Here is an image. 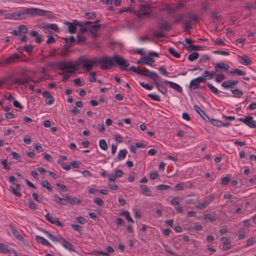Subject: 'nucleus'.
Segmentation results:
<instances>
[{"instance_id": "nucleus-8", "label": "nucleus", "mask_w": 256, "mask_h": 256, "mask_svg": "<svg viewBox=\"0 0 256 256\" xmlns=\"http://www.w3.org/2000/svg\"><path fill=\"white\" fill-rule=\"evenodd\" d=\"M78 22L76 20H74L72 22H65L64 24L68 26V31L70 34H74L76 32L77 27L78 26L76 23Z\"/></svg>"}, {"instance_id": "nucleus-64", "label": "nucleus", "mask_w": 256, "mask_h": 256, "mask_svg": "<svg viewBox=\"0 0 256 256\" xmlns=\"http://www.w3.org/2000/svg\"><path fill=\"white\" fill-rule=\"evenodd\" d=\"M208 86L210 90L214 94H217L218 92V89L215 88L212 84L208 83Z\"/></svg>"}, {"instance_id": "nucleus-45", "label": "nucleus", "mask_w": 256, "mask_h": 256, "mask_svg": "<svg viewBox=\"0 0 256 256\" xmlns=\"http://www.w3.org/2000/svg\"><path fill=\"white\" fill-rule=\"evenodd\" d=\"M224 66H223V62L221 63H216L214 65V69L216 72H222L224 70Z\"/></svg>"}, {"instance_id": "nucleus-16", "label": "nucleus", "mask_w": 256, "mask_h": 256, "mask_svg": "<svg viewBox=\"0 0 256 256\" xmlns=\"http://www.w3.org/2000/svg\"><path fill=\"white\" fill-rule=\"evenodd\" d=\"M10 228L12 230L13 235L18 240L21 241H24V239L20 235L18 231L16 229L12 224L10 225Z\"/></svg>"}, {"instance_id": "nucleus-17", "label": "nucleus", "mask_w": 256, "mask_h": 256, "mask_svg": "<svg viewBox=\"0 0 256 256\" xmlns=\"http://www.w3.org/2000/svg\"><path fill=\"white\" fill-rule=\"evenodd\" d=\"M164 82L166 84H168L170 87L176 90L178 92H182V87L180 86H179L178 84L173 82H172L167 81V80H165Z\"/></svg>"}, {"instance_id": "nucleus-33", "label": "nucleus", "mask_w": 256, "mask_h": 256, "mask_svg": "<svg viewBox=\"0 0 256 256\" xmlns=\"http://www.w3.org/2000/svg\"><path fill=\"white\" fill-rule=\"evenodd\" d=\"M198 56H199V54L198 52H193L190 53L188 56V60L190 62H192V61H194V60L198 59Z\"/></svg>"}, {"instance_id": "nucleus-60", "label": "nucleus", "mask_w": 256, "mask_h": 256, "mask_svg": "<svg viewBox=\"0 0 256 256\" xmlns=\"http://www.w3.org/2000/svg\"><path fill=\"white\" fill-rule=\"evenodd\" d=\"M94 202L95 204L99 206H102L104 204L103 200L100 198H96L94 199Z\"/></svg>"}, {"instance_id": "nucleus-2", "label": "nucleus", "mask_w": 256, "mask_h": 256, "mask_svg": "<svg viewBox=\"0 0 256 256\" xmlns=\"http://www.w3.org/2000/svg\"><path fill=\"white\" fill-rule=\"evenodd\" d=\"M46 78L44 77H40L37 80H33L29 76H26L24 78H14L11 80V82L14 84H17L18 85H25L29 82L30 81H32L34 84H37L40 82L44 81Z\"/></svg>"}, {"instance_id": "nucleus-59", "label": "nucleus", "mask_w": 256, "mask_h": 256, "mask_svg": "<svg viewBox=\"0 0 256 256\" xmlns=\"http://www.w3.org/2000/svg\"><path fill=\"white\" fill-rule=\"evenodd\" d=\"M140 84L144 88L148 90H151L153 88V86L152 85H149L148 84H144L143 82H140Z\"/></svg>"}, {"instance_id": "nucleus-15", "label": "nucleus", "mask_w": 256, "mask_h": 256, "mask_svg": "<svg viewBox=\"0 0 256 256\" xmlns=\"http://www.w3.org/2000/svg\"><path fill=\"white\" fill-rule=\"evenodd\" d=\"M238 83V82L236 80H228L223 82L222 84V86L226 88H232L234 86L237 84Z\"/></svg>"}, {"instance_id": "nucleus-18", "label": "nucleus", "mask_w": 256, "mask_h": 256, "mask_svg": "<svg viewBox=\"0 0 256 256\" xmlns=\"http://www.w3.org/2000/svg\"><path fill=\"white\" fill-rule=\"evenodd\" d=\"M36 242L44 246H52V245L44 238L42 236H36Z\"/></svg>"}, {"instance_id": "nucleus-13", "label": "nucleus", "mask_w": 256, "mask_h": 256, "mask_svg": "<svg viewBox=\"0 0 256 256\" xmlns=\"http://www.w3.org/2000/svg\"><path fill=\"white\" fill-rule=\"evenodd\" d=\"M60 243H61L66 248L70 251L74 252V248L72 244L66 240L64 238L60 237Z\"/></svg>"}, {"instance_id": "nucleus-52", "label": "nucleus", "mask_w": 256, "mask_h": 256, "mask_svg": "<svg viewBox=\"0 0 256 256\" xmlns=\"http://www.w3.org/2000/svg\"><path fill=\"white\" fill-rule=\"evenodd\" d=\"M226 78L224 75L222 74H218L215 78V80L218 82H220Z\"/></svg>"}, {"instance_id": "nucleus-40", "label": "nucleus", "mask_w": 256, "mask_h": 256, "mask_svg": "<svg viewBox=\"0 0 256 256\" xmlns=\"http://www.w3.org/2000/svg\"><path fill=\"white\" fill-rule=\"evenodd\" d=\"M85 17L88 20H92L96 16V14L95 12H86L84 14Z\"/></svg>"}, {"instance_id": "nucleus-62", "label": "nucleus", "mask_w": 256, "mask_h": 256, "mask_svg": "<svg viewBox=\"0 0 256 256\" xmlns=\"http://www.w3.org/2000/svg\"><path fill=\"white\" fill-rule=\"evenodd\" d=\"M54 98L52 97V96L51 95L50 96H49L48 98H47L46 100V104L50 105L52 104L54 102Z\"/></svg>"}, {"instance_id": "nucleus-49", "label": "nucleus", "mask_w": 256, "mask_h": 256, "mask_svg": "<svg viewBox=\"0 0 256 256\" xmlns=\"http://www.w3.org/2000/svg\"><path fill=\"white\" fill-rule=\"evenodd\" d=\"M210 122L214 125L217 126L221 127L222 126V122L215 119H210Z\"/></svg>"}, {"instance_id": "nucleus-57", "label": "nucleus", "mask_w": 256, "mask_h": 256, "mask_svg": "<svg viewBox=\"0 0 256 256\" xmlns=\"http://www.w3.org/2000/svg\"><path fill=\"white\" fill-rule=\"evenodd\" d=\"M18 30L22 34H26L28 32V28L25 25H20L18 26Z\"/></svg>"}, {"instance_id": "nucleus-28", "label": "nucleus", "mask_w": 256, "mask_h": 256, "mask_svg": "<svg viewBox=\"0 0 256 256\" xmlns=\"http://www.w3.org/2000/svg\"><path fill=\"white\" fill-rule=\"evenodd\" d=\"M17 20L25 19L26 18V9L24 10H17Z\"/></svg>"}, {"instance_id": "nucleus-56", "label": "nucleus", "mask_w": 256, "mask_h": 256, "mask_svg": "<svg viewBox=\"0 0 256 256\" xmlns=\"http://www.w3.org/2000/svg\"><path fill=\"white\" fill-rule=\"evenodd\" d=\"M163 246L164 247L165 251H166L168 252H169L172 255L176 256V254L173 251L171 250L170 247L168 245L163 244Z\"/></svg>"}, {"instance_id": "nucleus-9", "label": "nucleus", "mask_w": 256, "mask_h": 256, "mask_svg": "<svg viewBox=\"0 0 256 256\" xmlns=\"http://www.w3.org/2000/svg\"><path fill=\"white\" fill-rule=\"evenodd\" d=\"M154 62V60L152 58L149 56H146L144 57L141 58L138 62L137 64H146L152 66V62Z\"/></svg>"}, {"instance_id": "nucleus-54", "label": "nucleus", "mask_w": 256, "mask_h": 256, "mask_svg": "<svg viewBox=\"0 0 256 256\" xmlns=\"http://www.w3.org/2000/svg\"><path fill=\"white\" fill-rule=\"evenodd\" d=\"M209 60H210V57L208 55H206V54L202 55L200 56V58L199 60V62L200 63L204 62L206 61Z\"/></svg>"}, {"instance_id": "nucleus-35", "label": "nucleus", "mask_w": 256, "mask_h": 256, "mask_svg": "<svg viewBox=\"0 0 256 256\" xmlns=\"http://www.w3.org/2000/svg\"><path fill=\"white\" fill-rule=\"evenodd\" d=\"M44 232L47 234L48 238L52 241H56V242H60L61 236H60L59 238H58L56 237L55 236H53L52 234L48 232H47L46 230H44Z\"/></svg>"}, {"instance_id": "nucleus-3", "label": "nucleus", "mask_w": 256, "mask_h": 256, "mask_svg": "<svg viewBox=\"0 0 256 256\" xmlns=\"http://www.w3.org/2000/svg\"><path fill=\"white\" fill-rule=\"evenodd\" d=\"M112 60L113 66H118L122 70H127V68L130 66V63L118 54L112 56Z\"/></svg>"}, {"instance_id": "nucleus-63", "label": "nucleus", "mask_w": 256, "mask_h": 256, "mask_svg": "<svg viewBox=\"0 0 256 256\" xmlns=\"http://www.w3.org/2000/svg\"><path fill=\"white\" fill-rule=\"evenodd\" d=\"M170 186L166 184H160L156 186V188L160 190H166Z\"/></svg>"}, {"instance_id": "nucleus-23", "label": "nucleus", "mask_w": 256, "mask_h": 256, "mask_svg": "<svg viewBox=\"0 0 256 256\" xmlns=\"http://www.w3.org/2000/svg\"><path fill=\"white\" fill-rule=\"evenodd\" d=\"M100 22V20H97L94 22H90V21H86L83 22H77L76 24L78 25V26H90L91 28V26L93 24H98Z\"/></svg>"}, {"instance_id": "nucleus-42", "label": "nucleus", "mask_w": 256, "mask_h": 256, "mask_svg": "<svg viewBox=\"0 0 256 256\" xmlns=\"http://www.w3.org/2000/svg\"><path fill=\"white\" fill-rule=\"evenodd\" d=\"M151 6L150 4H140L139 5L140 10L142 12L148 10L150 8Z\"/></svg>"}, {"instance_id": "nucleus-43", "label": "nucleus", "mask_w": 256, "mask_h": 256, "mask_svg": "<svg viewBox=\"0 0 256 256\" xmlns=\"http://www.w3.org/2000/svg\"><path fill=\"white\" fill-rule=\"evenodd\" d=\"M216 72H210L208 70H206L203 73V76L206 78V77L208 76V79H212L215 75Z\"/></svg>"}, {"instance_id": "nucleus-1", "label": "nucleus", "mask_w": 256, "mask_h": 256, "mask_svg": "<svg viewBox=\"0 0 256 256\" xmlns=\"http://www.w3.org/2000/svg\"><path fill=\"white\" fill-rule=\"evenodd\" d=\"M57 66L60 70H66V72L73 74L78 70L77 65H73L71 62L62 60L57 64Z\"/></svg>"}, {"instance_id": "nucleus-31", "label": "nucleus", "mask_w": 256, "mask_h": 256, "mask_svg": "<svg viewBox=\"0 0 256 256\" xmlns=\"http://www.w3.org/2000/svg\"><path fill=\"white\" fill-rule=\"evenodd\" d=\"M204 218L206 222H212L216 220V218L210 214H204Z\"/></svg>"}, {"instance_id": "nucleus-14", "label": "nucleus", "mask_w": 256, "mask_h": 256, "mask_svg": "<svg viewBox=\"0 0 256 256\" xmlns=\"http://www.w3.org/2000/svg\"><path fill=\"white\" fill-rule=\"evenodd\" d=\"M42 28L44 30H48V32H46V33H48V34H49L48 29H51L56 32H58L59 30L58 25L55 24H46L42 26Z\"/></svg>"}, {"instance_id": "nucleus-38", "label": "nucleus", "mask_w": 256, "mask_h": 256, "mask_svg": "<svg viewBox=\"0 0 256 256\" xmlns=\"http://www.w3.org/2000/svg\"><path fill=\"white\" fill-rule=\"evenodd\" d=\"M9 252L8 246L4 244L0 243V252L8 253Z\"/></svg>"}, {"instance_id": "nucleus-19", "label": "nucleus", "mask_w": 256, "mask_h": 256, "mask_svg": "<svg viewBox=\"0 0 256 256\" xmlns=\"http://www.w3.org/2000/svg\"><path fill=\"white\" fill-rule=\"evenodd\" d=\"M34 48V46L32 45H26L24 46H19L17 48V50L22 52V51H26L28 53L32 52L33 49Z\"/></svg>"}, {"instance_id": "nucleus-48", "label": "nucleus", "mask_w": 256, "mask_h": 256, "mask_svg": "<svg viewBox=\"0 0 256 256\" xmlns=\"http://www.w3.org/2000/svg\"><path fill=\"white\" fill-rule=\"evenodd\" d=\"M252 118H253V117H252L251 116H245L244 118H238V120L240 122H243L246 125V124L248 122V120H252Z\"/></svg>"}, {"instance_id": "nucleus-53", "label": "nucleus", "mask_w": 256, "mask_h": 256, "mask_svg": "<svg viewBox=\"0 0 256 256\" xmlns=\"http://www.w3.org/2000/svg\"><path fill=\"white\" fill-rule=\"evenodd\" d=\"M45 218L50 223H51L52 224H54V220H56V218H54L50 216V214L48 213L46 214V215L45 216Z\"/></svg>"}, {"instance_id": "nucleus-11", "label": "nucleus", "mask_w": 256, "mask_h": 256, "mask_svg": "<svg viewBox=\"0 0 256 256\" xmlns=\"http://www.w3.org/2000/svg\"><path fill=\"white\" fill-rule=\"evenodd\" d=\"M171 29V26L168 24L167 21L161 19L160 22L159 30H160L169 31Z\"/></svg>"}, {"instance_id": "nucleus-26", "label": "nucleus", "mask_w": 256, "mask_h": 256, "mask_svg": "<svg viewBox=\"0 0 256 256\" xmlns=\"http://www.w3.org/2000/svg\"><path fill=\"white\" fill-rule=\"evenodd\" d=\"M54 197L55 202L57 203L62 205H66L67 204V200L65 199L64 198H62L56 194H55Z\"/></svg>"}, {"instance_id": "nucleus-46", "label": "nucleus", "mask_w": 256, "mask_h": 256, "mask_svg": "<svg viewBox=\"0 0 256 256\" xmlns=\"http://www.w3.org/2000/svg\"><path fill=\"white\" fill-rule=\"evenodd\" d=\"M57 162L58 164H60L62 167L65 170H68L70 169V166L66 164V163L63 162H62L60 160H58L57 161Z\"/></svg>"}, {"instance_id": "nucleus-58", "label": "nucleus", "mask_w": 256, "mask_h": 256, "mask_svg": "<svg viewBox=\"0 0 256 256\" xmlns=\"http://www.w3.org/2000/svg\"><path fill=\"white\" fill-rule=\"evenodd\" d=\"M56 185L62 191L64 192H66L68 191V188L65 185L60 184V183H56Z\"/></svg>"}, {"instance_id": "nucleus-50", "label": "nucleus", "mask_w": 256, "mask_h": 256, "mask_svg": "<svg viewBox=\"0 0 256 256\" xmlns=\"http://www.w3.org/2000/svg\"><path fill=\"white\" fill-rule=\"evenodd\" d=\"M211 17L213 20H221V16L218 14V12H213L211 14Z\"/></svg>"}, {"instance_id": "nucleus-41", "label": "nucleus", "mask_w": 256, "mask_h": 256, "mask_svg": "<svg viewBox=\"0 0 256 256\" xmlns=\"http://www.w3.org/2000/svg\"><path fill=\"white\" fill-rule=\"evenodd\" d=\"M208 204V202L205 201L203 202L198 203V204L196 205V207L198 209L203 210L205 208Z\"/></svg>"}, {"instance_id": "nucleus-10", "label": "nucleus", "mask_w": 256, "mask_h": 256, "mask_svg": "<svg viewBox=\"0 0 256 256\" xmlns=\"http://www.w3.org/2000/svg\"><path fill=\"white\" fill-rule=\"evenodd\" d=\"M19 58H20V56L18 54L14 53L7 58L4 60L1 64H11L14 62L15 60Z\"/></svg>"}, {"instance_id": "nucleus-34", "label": "nucleus", "mask_w": 256, "mask_h": 256, "mask_svg": "<svg viewBox=\"0 0 256 256\" xmlns=\"http://www.w3.org/2000/svg\"><path fill=\"white\" fill-rule=\"evenodd\" d=\"M168 52L174 57L176 58H180V54L175 50L174 48L170 47L168 49Z\"/></svg>"}, {"instance_id": "nucleus-29", "label": "nucleus", "mask_w": 256, "mask_h": 256, "mask_svg": "<svg viewBox=\"0 0 256 256\" xmlns=\"http://www.w3.org/2000/svg\"><path fill=\"white\" fill-rule=\"evenodd\" d=\"M227 73L228 74H236L238 76H244L246 74L244 71L238 68L234 69L233 70L228 71Z\"/></svg>"}, {"instance_id": "nucleus-44", "label": "nucleus", "mask_w": 256, "mask_h": 256, "mask_svg": "<svg viewBox=\"0 0 256 256\" xmlns=\"http://www.w3.org/2000/svg\"><path fill=\"white\" fill-rule=\"evenodd\" d=\"M99 146L102 150H106L108 149V145L104 140L102 139L99 142Z\"/></svg>"}, {"instance_id": "nucleus-22", "label": "nucleus", "mask_w": 256, "mask_h": 256, "mask_svg": "<svg viewBox=\"0 0 256 256\" xmlns=\"http://www.w3.org/2000/svg\"><path fill=\"white\" fill-rule=\"evenodd\" d=\"M186 50L188 52L191 51H198L200 50H204V47L200 46H192L189 45L188 46L186 47Z\"/></svg>"}, {"instance_id": "nucleus-4", "label": "nucleus", "mask_w": 256, "mask_h": 256, "mask_svg": "<svg viewBox=\"0 0 256 256\" xmlns=\"http://www.w3.org/2000/svg\"><path fill=\"white\" fill-rule=\"evenodd\" d=\"M96 64H100V68L102 70H110L113 66L112 57L105 56L96 58Z\"/></svg>"}, {"instance_id": "nucleus-30", "label": "nucleus", "mask_w": 256, "mask_h": 256, "mask_svg": "<svg viewBox=\"0 0 256 256\" xmlns=\"http://www.w3.org/2000/svg\"><path fill=\"white\" fill-rule=\"evenodd\" d=\"M240 58H241V60L240 61V62L242 64H244L246 66H248L252 63V60L246 56H240Z\"/></svg>"}, {"instance_id": "nucleus-32", "label": "nucleus", "mask_w": 256, "mask_h": 256, "mask_svg": "<svg viewBox=\"0 0 256 256\" xmlns=\"http://www.w3.org/2000/svg\"><path fill=\"white\" fill-rule=\"evenodd\" d=\"M41 184L43 187L46 188L49 192H52V187L50 185L49 182L47 180H44L41 182Z\"/></svg>"}, {"instance_id": "nucleus-36", "label": "nucleus", "mask_w": 256, "mask_h": 256, "mask_svg": "<svg viewBox=\"0 0 256 256\" xmlns=\"http://www.w3.org/2000/svg\"><path fill=\"white\" fill-rule=\"evenodd\" d=\"M190 86L191 88L195 90L199 88L200 86L198 82H196L195 79H193L190 82Z\"/></svg>"}, {"instance_id": "nucleus-5", "label": "nucleus", "mask_w": 256, "mask_h": 256, "mask_svg": "<svg viewBox=\"0 0 256 256\" xmlns=\"http://www.w3.org/2000/svg\"><path fill=\"white\" fill-rule=\"evenodd\" d=\"M78 60L79 62L82 64V68L86 72H90L93 66L96 64V58L88 60L84 58H80Z\"/></svg>"}, {"instance_id": "nucleus-37", "label": "nucleus", "mask_w": 256, "mask_h": 256, "mask_svg": "<svg viewBox=\"0 0 256 256\" xmlns=\"http://www.w3.org/2000/svg\"><path fill=\"white\" fill-rule=\"evenodd\" d=\"M155 84L157 87L158 90L162 94H165L166 92V90L164 86L161 84H159L158 82H155Z\"/></svg>"}, {"instance_id": "nucleus-25", "label": "nucleus", "mask_w": 256, "mask_h": 256, "mask_svg": "<svg viewBox=\"0 0 256 256\" xmlns=\"http://www.w3.org/2000/svg\"><path fill=\"white\" fill-rule=\"evenodd\" d=\"M120 214L122 216H124L128 222H132V223L134 222V220L131 218V216L130 214V212L128 210H124V211L122 212Z\"/></svg>"}, {"instance_id": "nucleus-20", "label": "nucleus", "mask_w": 256, "mask_h": 256, "mask_svg": "<svg viewBox=\"0 0 256 256\" xmlns=\"http://www.w3.org/2000/svg\"><path fill=\"white\" fill-rule=\"evenodd\" d=\"M66 200L69 201L72 205H75L81 203V200L76 197L67 195Z\"/></svg>"}, {"instance_id": "nucleus-21", "label": "nucleus", "mask_w": 256, "mask_h": 256, "mask_svg": "<svg viewBox=\"0 0 256 256\" xmlns=\"http://www.w3.org/2000/svg\"><path fill=\"white\" fill-rule=\"evenodd\" d=\"M140 188L141 192H142L143 194L146 196H152L151 192L152 191L150 190V188L147 186H146L145 185L141 184L140 186Z\"/></svg>"}, {"instance_id": "nucleus-24", "label": "nucleus", "mask_w": 256, "mask_h": 256, "mask_svg": "<svg viewBox=\"0 0 256 256\" xmlns=\"http://www.w3.org/2000/svg\"><path fill=\"white\" fill-rule=\"evenodd\" d=\"M127 152V150L125 149L120 150L116 158V161H119L124 159L126 156Z\"/></svg>"}, {"instance_id": "nucleus-6", "label": "nucleus", "mask_w": 256, "mask_h": 256, "mask_svg": "<svg viewBox=\"0 0 256 256\" xmlns=\"http://www.w3.org/2000/svg\"><path fill=\"white\" fill-rule=\"evenodd\" d=\"M46 11L38 8H26V13L32 17L38 16H44L46 14Z\"/></svg>"}, {"instance_id": "nucleus-55", "label": "nucleus", "mask_w": 256, "mask_h": 256, "mask_svg": "<svg viewBox=\"0 0 256 256\" xmlns=\"http://www.w3.org/2000/svg\"><path fill=\"white\" fill-rule=\"evenodd\" d=\"M246 126H248L250 128H256V121L254 120L253 118L252 120H248L246 124Z\"/></svg>"}, {"instance_id": "nucleus-39", "label": "nucleus", "mask_w": 256, "mask_h": 256, "mask_svg": "<svg viewBox=\"0 0 256 256\" xmlns=\"http://www.w3.org/2000/svg\"><path fill=\"white\" fill-rule=\"evenodd\" d=\"M126 71H132L134 72H136L142 76L143 70L139 69V68H136L134 66H132L129 68H127V70H125Z\"/></svg>"}, {"instance_id": "nucleus-27", "label": "nucleus", "mask_w": 256, "mask_h": 256, "mask_svg": "<svg viewBox=\"0 0 256 256\" xmlns=\"http://www.w3.org/2000/svg\"><path fill=\"white\" fill-rule=\"evenodd\" d=\"M152 12H136V16L137 17L140 19H142L144 18H149L151 16Z\"/></svg>"}, {"instance_id": "nucleus-51", "label": "nucleus", "mask_w": 256, "mask_h": 256, "mask_svg": "<svg viewBox=\"0 0 256 256\" xmlns=\"http://www.w3.org/2000/svg\"><path fill=\"white\" fill-rule=\"evenodd\" d=\"M86 40V38L82 34H78L77 35V40H76V43L80 44L82 42H84Z\"/></svg>"}, {"instance_id": "nucleus-47", "label": "nucleus", "mask_w": 256, "mask_h": 256, "mask_svg": "<svg viewBox=\"0 0 256 256\" xmlns=\"http://www.w3.org/2000/svg\"><path fill=\"white\" fill-rule=\"evenodd\" d=\"M10 188L12 192V193L18 197H20L22 196L21 192L20 190H18L13 186H10Z\"/></svg>"}, {"instance_id": "nucleus-12", "label": "nucleus", "mask_w": 256, "mask_h": 256, "mask_svg": "<svg viewBox=\"0 0 256 256\" xmlns=\"http://www.w3.org/2000/svg\"><path fill=\"white\" fill-rule=\"evenodd\" d=\"M100 28L101 24H93L91 26L89 32L92 34L94 38H96L98 36L96 32L100 30Z\"/></svg>"}, {"instance_id": "nucleus-61", "label": "nucleus", "mask_w": 256, "mask_h": 256, "mask_svg": "<svg viewBox=\"0 0 256 256\" xmlns=\"http://www.w3.org/2000/svg\"><path fill=\"white\" fill-rule=\"evenodd\" d=\"M200 115L206 121H210V118L207 116L206 112L204 110H201V113Z\"/></svg>"}, {"instance_id": "nucleus-7", "label": "nucleus", "mask_w": 256, "mask_h": 256, "mask_svg": "<svg viewBox=\"0 0 256 256\" xmlns=\"http://www.w3.org/2000/svg\"><path fill=\"white\" fill-rule=\"evenodd\" d=\"M142 76L151 78L154 82V83L158 82V80L160 78L156 73L150 72L146 68L143 70Z\"/></svg>"}]
</instances>
